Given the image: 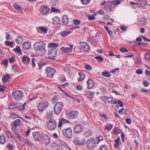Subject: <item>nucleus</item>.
<instances>
[{"instance_id": "nucleus-46", "label": "nucleus", "mask_w": 150, "mask_h": 150, "mask_svg": "<svg viewBox=\"0 0 150 150\" xmlns=\"http://www.w3.org/2000/svg\"><path fill=\"white\" fill-rule=\"evenodd\" d=\"M99 150H108V149L106 146L103 145L99 147Z\"/></svg>"}, {"instance_id": "nucleus-10", "label": "nucleus", "mask_w": 150, "mask_h": 150, "mask_svg": "<svg viewBox=\"0 0 150 150\" xmlns=\"http://www.w3.org/2000/svg\"><path fill=\"white\" fill-rule=\"evenodd\" d=\"M64 134L66 137L69 138H71L72 136V131L71 129L70 128L64 129L63 131Z\"/></svg>"}, {"instance_id": "nucleus-32", "label": "nucleus", "mask_w": 150, "mask_h": 150, "mask_svg": "<svg viewBox=\"0 0 150 150\" xmlns=\"http://www.w3.org/2000/svg\"><path fill=\"white\" fill-rule=\"evenodd\" d=\"M60 22V19L57 16H55L53 19V23H59Z\"/></svg>"}, {"instance_id": "nucleus-48", "label": "nucleus", "mask_w": 150, "mask_h": 150, "mask_svg": "<svg viewBox=\"0 0 150 150\" xmlns=\"http://www.w3.org/2000/svg\"><path fill=\"white\" fill-rule=\"evenodd\" d=\"M112 128L113 125L112 124H109L105 127V128L108 130H110Z\"/></svg>"}, {"instance_id": "nucleus-31", "label": "nucleus", "mask_w": 150, "mask_h": 150, "mask_svg": "<svg viewBox=\"0 0 150 150\" xmlns=\"http://www.w3.org/2000/svg\"><path fill=\"white\" fill-rule=\"evenodd\" d=\"M10 77V76L8 75L4 76L2 79L3 83H5Z\"/></svg>"}, {"instance_id": "nucleus-21", "label": "nucleus", "mask_w": 150, "mask_h": 150, "mask_svg": "<svg viewBox=\"0 0 150 150\" xmlns=\"http://www.w3.org/2000/svg\"><path fill=\"white\" fill-rule=\"evenodd\" d=\"M132 45L137 46H139L141 45V38L138 37L137 38L134 42H131Z\"/></svg>"}, {"instance_id": "nucleus-28", "label": "nucleus", "mask_w": 150, "mask_h": 150, "mask_svg": "<svg viewBox=\"0 0 150 150\" xmlns=\"http://www.w3.org/2000/svg\"><path fill=\"white\" fill-rule=\"evenodd\" d=\"M23 61L25 64H27L30 62V59L28 57L26 56L23 57Z\"/></svg>"}, {"instance_id": "nucleus-55", "label": "nucleus", "mask_w": 150, "mask_h": 150, "mask_svg": "<svg viewBox=\"0 0 150 150\" xmlns=\"http://www.w3.org/2000/svg\"><path fill=\"white\" fill-rule=\"evenodd\" d=\"M85 67L87 70L89 71L91 70L92 69V67L88 64L86 65L85 66Z\"/></svg>"}, {"instance_id": "nucleus-42", "label": "nucleus", "mask_w": 150, "mask_h": 150, "mask_svg": "<svg viewBox=\"0 0 150 150\" xmlns=\"http://www.w3.org/2000/svg\"><path fill=\"white\" fill-rule=\"evenodd\" d=\"M32 64L33 66L35 67V63H38L37 60L35 58H33L32 60Z\"/></svg>"}, {"instance_id": "nucleus-44", "label": "nucleus", "mask_w": 150, "mask_h": 150, "mask_svg": "<svg viewBox=\"0 0 150 150\" xmlns=\"http://www.w3.org/2000/svg\"><path fill=\"white\" fill-rule=\"evenodd\" d=\"M104 28L105 29L106 31H107L108 33L110 35H111L112 34V32L108 28L106 25L104 26Z\"/></svg>"}, {"instance_id": "nucleus-17", "label": "nucleus", "mask_w": 150, "mask_h": 150, "mask_svg": "<svg viewBox=\"0 0 150 150\" xmlns=\"http://www.w3.org/2000/svg\"><path fill=\"white\" fill-rule=\"evenodd\" d=\"M85 92V93L84 94L89 99H91L93 98L94 96V92L88 90H86Z\"/></svg>"}, {"instance_id": "nucleus-37", "label": "nucleus", "mask_w": 150, "mask_h": 150, "mask_svg": "<svg viewBox=\"0 0 150 150\" xmlns=\"http://www.w3.org/2000/svg\"><path fill=\"white\" fill-rule=\"evenodd\" d=\"M110 74L109 72L104 71L102 73V75L103 76L109 77L110 76Z\"/></svg>"}, {"instance_id": "nucleus-23", "label": "nucleus", "mask_w": 150, "mask_h": 150, "mask_svg": "<svg viewBox=\"0 0 150 150\" xmlns=\"http://www.w3.org/2000/svg\"><path fill=\"white\" fill-rule=\"evenodd\" d=\"M69 122L67 120L62 118H61L60 119V120H59V123L58 124V127H61L63 124H65L66 123H69Z\"/></svg>"}, {"instance_id": "nucleus-27", "label": "nucleus", "mask_w": 150, "mask_h": 150, "mask_svg": "<svg viewBox=\"0 0 150 150\" xmlns=\"http://www.w3.org/2000/svg\"><path fill=\"white\" fill-rule=\"evenodd\" d=\"M23 39L21 36H18L16 39V41L18 44H21L22 43Z\"/></svg>"}, {"instance_id": "nucleus-20", "label": "nucleus", "mask_w": 150, "mask_h": 150, "mask_svg": "<svg viewBox=\"0 0 150 150\" xmlns=\"http://www.w3.org/2000/svg\"><path fill=\"white\" fill-rule=\"evenodd\" d=\"M87 83V88L90 89L92 88L94 86V83L93 81L91 79H89L86 82Z\"/></svg>"}, {"instance_id": "nucleus-38", "label": "nucleus", "mask_w": 150, "mask_h": 150, "mask_svg": "<svg viewBox=\"0 0 150 150\" xmlns=\"http://www.w3.org/2000/svg\"><path fill=\"white\" fill-rule=\"evenodd\" d=\"M121 2L120 0H116L113 1L112 2H111V4H113L114 5H117L120 4Z\"/></svg>"}, {"instance_id": "nucleus-40", "label": "nucleus", "mask_w": 150, "mask_h": 150, "mask_svg": "<svg viewBox=\"0 0 150 150\" xmlns=\"http://www.w3.org/2000/svg\"><path fill=\"white\" fill-rule=\"evenodd\" d=\"M129 3L132 5H135L137 7H141V4L140 2H134L133 1H130Z\"/></svg>"}, {"instance_id": "nucleus-56", "label": "nucleus", "mask_w": 150, "mask_h": 150, "mask_svg": "<svg viewBox=\"0 0 150 150\" xmlns=\"http://www.w3.org/2000/svg\"><path fill=\"white\" fill-rule=\"evenodd\" d=\"M95 58L96 59L99 60L100 62H102L103 60V59L101 57L100 55L96 57Z\"/></svg>"}, {"instance_id": "nucleus-60", "label": "nucleus", "mask_w": 150, "mask_h": 150, "mask_svg": "<svg viewBox=\"0 0 150 150\" xmlns=\"http://www.w3.org/2000/svg\"><path fill=\"white\" fill-rule=\"evenodd\" d=\"M120 51L122 52H128V50L124 48H121L120 49Z\"/></svg>"}, {"instance_id": "nucleus-54", "label": "nucleus", "mask_w": 150, "mask_h": 150, "mask_svg": "<svg viewBox=\"0 0 150 150\" xmlns=\"http://www.w3.org/2000/svg\"><path fill=\"white\" fill-rule=\"evenodd\" d=\"M7 147L9 149V150H13L14 148V147L11 144H8L7 145Z\"/></svg>"}, {"instance_id": "nucleus-9", "label": "nucleus", "mask_w": 150, "mask_h": 150, "mask_svg": "<svg viewBox=\"0 0 150 150\" xmlns=\"http://www.w3.org/2000/svg\"><path fill=\"white\" fill-rule=\"evenodd\" d=\"M46 72L47 76L50 77H53L54 74L56 73L55 70L50 67L46 68Z\"/></svg>"}, {"instance_id": "nucleus-53", "label": "nucleus", "mask_w": 150, "mask_h": 150, "mask_svg": "<svg viewBox=\"0 0 150 150\" xmlns=\"http://www.w3.org/2000/svg\"><path fill=\"white\" fill-rule=\"evenodd\" d=\"M146 20L144 18H141V25L144 26L146 25Z\"/></svg>"}, {"instance_id": "nucleus-52", "label": "nucleus", "mask_w": 150, "mask_h": 150, "mask_svg": "<svg viewBox=\"0 0 150 150\" xmlns=\"http://www.w3.org/2000/svg\"><path fill=\"white\" fill-rule=\"evenodd\" d=\"M24 144H27L28 145H29L30 146L33 145L32 143H31L28 140H27V139H26V140H25Z\"/></svg>"}, {"instance_id": "nucleus-8", "label": "nucleus", "mask_w": 150, "mask_h": 150, "mask_svg": "<svg viewBox=\"0 0 150 150\" xmlns=\"http://www.w3.org/2000/svg\"><path fill=\"white\" fill-rule=\"evenodd\" d=\"M26 102L23 105H21L19 103H17L15 104L11 103L9 105L8 108L10 109H14L17 108H19L20 107L21 105L22 106L23 110L25 108V105H26Z\"/></svg>"}, {"instance_id": "nucleus-11", "label": "nucleus", "mask_w": 150, "mask_h": 150, "mask_svg": "<svg viewBox=\"0 0 150 150\" xmlns=\"http://www.w3.org/2000/svg\"><path fill=\"white\" fill-rule=\"evenodd\" d=\"M96 140H95L94 138H93L88 139L87 140V147L88 149H90L96 143Z\"/></svg>"}, {"instance_id": "nucleus-61", "label": "nucleus", "mask_w": 150, "mask_h": 150, "mask_svg": "<svg viewBox=\"0 0 150 150\" xmlns=\"http://www.w3.org/2000/svg\"><path fill=\"white\" fill-rule=\"evenodd\" d=\"M116 85L114 83H111L109 85L110 87V88L113 89H114V88L116 87Z\"/></svg>"}, {"instance_id": "nucleus-51", "label": "nucleus", "mask_w": 150, "mask_h": 150, "mask_svg": "<svg viewBox=\"0 0 150 150\" xmlns=\"http://www.w3.org/2000/svg\"><path fill=\"white\" fill-rule=\"evenodd\" d=\"M145 58L148 61H150V54L147 53L145 55Z\"/></svg>"}, {"instance_id": "nucleus-16", "label": "nucleus", "mask_w": 150, "mask_h": 150, "mask_svg": "<svg viewBox=\"0 0 150 150\" xmlns=\"http://www.w3.org/2000/svg\"><path fill=\"white\" fill-rule=\"evenodd\" d=\"M37 30L38 33H42L44 34L47 33L48 31L47 28L44 26L37 27Z\"/></svg>"}, {"instance_id": "nucleus-57", "label": "nucleus", "mask_w": 150, "mask_h": 150, "mask_svg": "<svg viewBox=\"0 0 150 150\" xmlns=\"http://www.w3.org/2000/svg\"><path fill=\"white\" fill-rule=\"evenodd\" d=\"M5 43L6 45L10 46H12L13 44V43L12 42L8 41H6L5 42Z\"/></svg>"}, {"instance_id": "nucleus-50", "label": "nucleus", "mask_w": 150, "mask_h": 150, "mask_svg": "<svg viewBox=\"0 0 150 150\" xmlns=\"http://www.w3.org/2000/svg\"><path fill=\"white\" fill-rule=\"evenodd\" d=\"M6 134L9 139H11L13 137V135L9 131H6Z\"/></svg>"}, {"instance_id": "nucleus-15", "label": "nucleus", "mask_w": 150, "mask_h": 150, "mask_svg": "<svg viewBox=\"0 0 150 150\" xmlns=\"http://www.w3.org/2000/svg\"><path fill=\"white\" fill-rule=\"evenodd\" d=\"M49 11V8L47 6H42L40 7V12L44 14H46Z\"/></svg>"}, {"instance_id": "nucleus-14", "label": "nucleus", "mask_w": 150, "mask_h": 150, "mask_svg": "<svg viewBox=\"0 0 150 150\" xmlns=\"http://www.w3.org/2000/svg\"><path fill=\"white\" fill-rule=\"evenodd\" d=\"M80 44L81 48L83 49L85 52H87L89 50L90 47L89 45L86 42H81Z\"/></svg>"}, {"instance_id": "nucleus-1", "label": "nucleus", "mask_w": 150, "mask_h": 150, "mask_svg": "<svg viewBox=\"0 0 150 150\" xmlns=\"http://www.w3.org/2000/svg\"><path fill=\"white\" fill-rule=\"evenodd\" d=\"M34 47L37 52H41V54H45L46 51L45 43L42 41H39L35 42L33 45Z\"/></svg>"}, {"instance_id": "nucleus-39", "label": "nucleus", "mask_w": 150, "mask_h": 150, "mask_svg": "<svg viewBox=\"0 0 150 150\" xmlns=\"http://www.w3.org/2000/svg\"><path fill=\"white\" fill-rule=\"evenodd\" d=\"M14 7L18 11L20 10L21 8L20 5L17 3H16L14 5Z\"/></svg>"}, {"instance_id": "nucleus-2", "label": "nucleus", "mask_w": 150, "mask_h": 150, "mask_svg": "<svg viewBox=\"0 0 150 150\" xmlns=\"http://www.w3.org/2000/svg\"><path fill=\"white\" fill-rule=\"evenodd\" d=\"M12 95L13 98L15 100L18 101L22 98L23 94L20 91H16L13 92Z\"/></svg>"}, {"instance_id": "nucleus-3", "label": "nucleus", "mask_w": 150, "mask_h": 150, "mask_svg": "<svg viewBox=\"0 0 150 150\" xmlns=\"http://www.w3.org/2000/svg\"><path fill=\"white\" fill-rule=\"evenodd\" d=\"M62 107L63 105L62 103L60 102L57 103L54 107V111L55 114L56 115L59 114L62 111Z\"/></svg>"}, {"instance_id": "nucleus-18", "label": "nucleus", "mask_w": 150, "mask_h": 150, "mask_svg": "<svg viewBox=\"0 0 150 150\" xmlns=\"http://www.w3.org/2000/svg\"><path fill=\"white\" fill-rule=\"evenodd\" d=\"M83 129L82 126L81 125H78L75 126L74 131L75 133H77L81 132Z\"/></svg>"}, {"instance_id": "nucleus-26", "label": "nucleus", "mask_w": 150, "mask_h": 150, "mask_svg": "<svg viewBox=\"0 0 150 150\" xmlns=\"http://www.w3.org/2000/svg\"><path fill=\"white\" fill-rule=\"evenodd\" d=\"M13 51L16 53H18L20 55L22 54V52L19 46H17L13 49Z\"/></svg>"}, {"instance_id": "nucleus-49", "label": "nucleus", "mask_w": 150, "mask_h": 150, "mask_svg": "<svg viewBox=\"0 0 150 150\" xmlns=\"http://www.w3.org/2000/svg\"><path fill=\"white\" fill-rule=\"evenodd\" d=\"M81 21L79 20L75 19L73 20V23L76 25H79L80 24Z\"/></svg>"}, {"instance_id": "nucleus-13", "label": "nucleus", "mask_w": 150, "mask_h": 150, "mask_svg": "<svg viewBox=\"0 0 150 150\" xmlns=\"http://www.w3.org/2000/svg\"><path fill=\"white\" fill-rule=\"evenodd\" d=\"M73 47V45H71L68 46H64L61 48V50L64 52H69L72 51Z\"/></svg>"}, {"instance_id": "nucleus-59", "label": "nucleus", "mask_w": 150, "mask_h": 150, "mask_svg": "<svg viewBox=\"0 0 150 150\" xmlns=\"http://www.w3.org/2000/svg\"><path fill=\"white\" fill-rule=\"evenodd\" d=\"M109 103H111L113 101L112 97H108L106 100Z\"/></svg>"}, {"instance_id": "nucleus-29", "label": "nucleus", "mask_w": 150, "mask_h": 150, "mask_svg": "<svg viewBox=\"0 0 150 150\" xmlns=\"http://www.w3.org/2000/svg\"><path fill=\"white\" fill-rule=\"evenodd\" d=\"M5 137L4 135H0V143L1 144H4L5 142Z\"/></svg>"}, {"instance_id": "nucleus-34", "label": "nucleus", "mask_w": 150, "mask_h": 150, "mask_svg": "<svg viewBox=\"0 0 150 150\" xmlns=\"http://www.w3.org/2000/svg\"><path fill=\"white\" fill-rule=\"evenodd\" d=\"M21 124V121L20 120L17 119L14 122L13 124L15 126L17 127L19 126Z\"/></svg>"}, {"instance_id": "nucleus-64", "label": "nucleus", "mask_w": 150, "mask_h": 150, "mask_svg": "<svg viewBox=\"0 0 150 150\" xmlns=\"http://www.w3.org/2000/svg\"><path fill=\"white\" fill-rule=\"evenodd\" d=\"M76 88L77 89L79 90H82L83 88V87L81 85H79L78 86H76Z\"/></svg>"}, {"instance_id": "nucleus-12", "label": "nucleus", "mask_w": 150, "mask_h": 150, "mask_svg": "<svg viewBox=\"0 0 150 150\" xmlns=\"http://www.w3.org/2000/svg\"><path fill=\"white\" fill-rule=\"evenodd\" d=\"M78 112L76 111H73L67 114V116L69 119H74L76 118L78 115Z\"/></svg>"}, {"instance_id": "nucleus-63", "label": "nucleus", "mask_w": 150, "mask_h": 150, "mask_svg": "<svg viewBox=\"0 0 150 150\" xmlns=\"http://www.w3.org/2000/svg\"><path fill=\"white\" fill-rule=\"evenodd\" d=\"M15 61V58L14 57H11L9 59V62L10 63H13Z\"/></svg>"}, {"instance_id": "nucleus-35", "label": "nucleus", "mask_w": 150, "mask_h": 150, "mask_svg": "<svg viewBox=\"0 0 150 150\" xmlns=\"http://www.w3.org/2000/svg\"><path fill=\"white\" fill-rule=\"evenodd\" d=\"M120 141L119 138H118L116 140H114V141L115 142V143L114 144V146L115 148H117L118 147L119 145V142Z\"/></svg>"}, {"instance_id": "nucleus-45", "label": "nucleus", "mask_w": 150, "mask_h": 150, "mask_svg": "<svg viewBox=\"0 0 150 150\" xmlns=\"http://www.w3.org/2000/svg\"><path fill=\"white\" fill-rule=\"evenodd\" d=\"M147 4L146 0H141V8H143Z\"/></svg>"}, {"instance_id": "nucleus-33", "label": "nucleus", "mask_w": 150, "mask_h": 150, "mask_svg": "<svg viewBox=\"0 0 150 150\" xmlns=\"http://www.w3.org/2000/svg\"><path fill=\"white\" fill-rule=\"evenodd\" d=\"M79 75L80 76V77L78 79V81H81L84 78L85 75L83 73L81 72H79Z\"/></svg>"}, {"instance_id": "nucleus-24", "label": "nucleus", "mask_w": 150, "mask_h": 150, "mask_svg": "<svg viewBox=\"0 0 150 150\" xmlns=\"http://www.w3.org/2000/svg\"><path fill=\"white\" fill-rule=\"evenodd\" d=\"M62 21L64 24L66 25L69 22V19L68 16L66 15H64L62 18Z\"/></svg>"}, {"instance_id": "nucleus-6", "label": "nucleus", "mask_w": 150, "mask_h": 150, "mask_svg": "<svg viewBox=\"0 0 150 150\" xmlns=\"http://www.w3.org/2000/svg\"><path fill=\"white\" fill-rule=\"evenodd\" d=\"M48 57L47 58L54 60L55 59V57L57 55V52L55 49L53 48L48 51Z\"/></svg>"}, {"instance_id": "nucleus-58", "label": "nucleus", "mask_w": 150, "mask_h": 150, "mask_svg": "<svg viewBox=\"0 0 150 150\" xmlns=\"http://www.w3.org/2000/svg\"><path fill=\"white\" fill-rule=\"evenodd\" d=\"M1 64L6 66L8 64V61L6 59H5L1 62Z\"/></svg>"}, {"instance_id": "nucleus-4", "label": "nucleus", "mask_w": 150, "mask_h": 150, "mask_svg": "<svg viewBox=\"0 0 150 150\" xmlns=\"http://www.w3.org/2000/svg\"><path fill=\"white\" fill-rule=\"evenodd\" d=\"M57 123L53 119H51L47 122V127L50 130H54L57 127Z\"/></svg>"}, {"instance_id": "nucleus-30", "label": "nucleus", "mask_w": 150, "mask_h": 150, "mask_svg": "<svg viewBox=\"0 0 150 150\" xmlns=\"http://www.w3.org/2000/svg\"><path fill=\"white\" fill-rule=\"evenodd\" d=\"M71 32L67 31H64L61 32L60 34L63 37H65L68 35Z\"/></svg>"}, {"instance_id": "nucleus-41", "label": "nucleus", "mask_w": 150, "mask_h": 150, "mask_svg": "<svg viewBox=\"0 0 150 150\" xmlns=\"http://www.w3.org/2000/svg\"><path fill=\"white\" fill-rule=\"evenodd\" d=\"M103 139V137L102 136H100L97 138L95 139L96 141L97 142V143L98 144V143L101 141Z\"/></svg>"}, {"instance_id": "nucleus-22", "label": "nucleus", "mask_w": 150, "mask_h": 150, "mask_svg": "<svg viewBox=\"0 0 150 150\" xmlns=\"http://www.w3.org/2000/svg\"><path fill=\"white\" fill-rule=\"evenodd\" d=\"M23 46L24 49L27 50L29 49L31 47V44L30 42L27 41L23 43Z\"/></svg>"}, {"instance_id": "nucleus-5", "label": "nucleus", "mask_w": 150, "mask_h": 150, "mask_svg": "<svg viewBox=\"0 0 150 150\" xmlns=\"http://www.w3.org/2000/svg\"><path fill=\"white\" fill-rule=\"evenodd\" d=\"M74 142L75 144L79 146L83 145L85 144V139L79 137H76Z\"/></svg>"}, {"instance_id": "nucleus-36", "label": "nucleus", "mask_w": 150, "mask_h": 150, "mask_svg": "<svg viewBox=\"0 0 150 150\" xmlns=\"http://www.w3.org/2000/svg\"><path fill=\"white\" fill-rule=\"evenodd\" d=\"M92 134L91 131L90 130L87 131L84 134L86 137L90 136Z\"/></svg>"}, {"instance_id": "nucleus-43", "label": "nucleus", "mask_w": 150, "mask_h": 150, "mask_svg": "<svg viewBox=\"0 0 150 150\" xmlns=\"http://www.w3.org/2000/svg\"><path fill=\"white\" fill-rule=\"evenodd\" d=\"M49 46L50 48H56L58 46L57 43H51L49 44Z\"/></svg>"}, {"instance_id": "nucleus-62", "label": "nucleus", "mask_w": 150, "mask_h": 150, "mask_svg": "<svg viewBox=\"0 0 150 150\" xmlns=\"http://www.w3.org/2000/svg\"><path fill=\"white\" fill-rule=\"evenodd\" d=\"M143 83L144 86L145 87H147L149 85V83L148 81L144 80L143 81Z\"/></svg>"}, {"instance_id": "nucleus-25", "label": "nucleus", "mask_w": 150, "mask_h": 150, "mask_svg": "<svg viewBox=\"0 0 150 150\" xmlns=\"http://www.w3.org/2000/svg\"><path fill=\"white\" fill-rule=\"evenodd\" d=\"M44 142L46 145L48 144L50 142V138L48 136L44 137Z\"/></svg>"}, {"instance_id": "nucleus-7", "label": "nucleus", "mask_w": 150, "mask_h": 150, "mask_svg": "<svg viewBox=\"0 0 150 150\" xmlns=\"http://www.w3.org/2000/svg\"><path fill=\"white\" fill-rule=\"evenodd\" d=\"M48 106V103L47 101L42 102L39 103L38 105V109L41 112L46 110Z\"/></svg>"}, {"instance_id": "nucleus-47", "label": "nucleus", "mask_w": 150, "mask_h": 150, "mask_svg": "<svg viewBox=\"0 0 150 150\" xmlns=\"http://www.w3.org/2000/svg\"><path fill=\"white\" fill-rule=\"evenodd\" d=\"M17 126H15V125H11V127L12 129V130L16 134V128L17 127Z\"/></svg>"}, {"instance_id": "nucleus-19", "label": "nucleus", "mask_w": 150, "mask_h": 150, "mask_svg": "<svg viewBox=\"0 0 150 150\" xmlns=\"http://www.w3.org/2000/svg\"><path fill=\"white\" fill-rule=\"evenodd\" d=\"M33 134L34 136V138L35 141H40L42 139L40 134L37 132H33Z\"/></svg>"}]
</instances>
